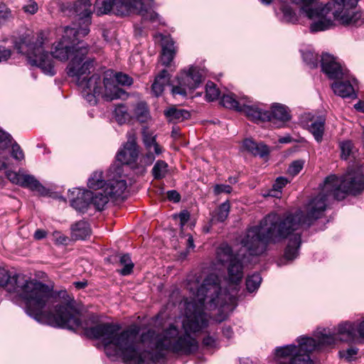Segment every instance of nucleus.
Segmentation results:
<instances>
[{
	"instance_id": "obj_17",
	"label": "nucleus",
	"mask_w": 364,
	"mask_h": 364,
	"mask_svg": "<svg viewBox=\"0 0 364 364\" xmlns=\"http://www.w3.org/2000/svg\"><path fill=\"white\" fill-rule=\"evenodd\" d=\"M138 149L134 139L128 140L116 156L117 160L122 164H129L136 161L138 157Z\"/></svg>"
},
{
	"instance_id": "obj_59",
	"label": "nucleus",
	"mask_w": 364,
	"mask_h": 364,
	"mask_svg": "<svg viewBox=\"0 0 364 364\" xmlns=\"http://www.w3.org/2000/svg\"><path fill=\"white\" fill-rule=\"evenodd\" d=\"M46 232L43 230L38 229L34 233V237L36 240H41L46 237Z\"/></svg>"
},
{
	"instance_id": "obj_57",
	"label": "nucleus",
	"mask_w": 364,
	"mask_h": 364,
	"mask_svg": "<svg viewBox=\"0 0 364 364\" xmlns=\"http://www.w3.org/2000/svg\"><path fill=\"white\" fill-rule=\"evenodd\" d=\"M181 226L184 225L190 218V213L187 210L181 212L178 215Z\"/></svg>"
},
{
	"instance_id": "obj_15",
	"label": "nucleus",
	"mask_w": 364,
	"mask_h": 364,
	"mask_svg": "<svg viewBox=\"0 0 364 364\" xmlns=\"http://www.w3.org/2000/svg\"><path fill=\"white\" fill-rule=\"evenodd\" d=\"M321 68L331 79L341 78L343 75V69L341 64L331 55L323 53L321 60Z\"/></svg>"
},
{
	"instance_id": "obj_38",
	"label": "nucleus",
	"mask_w": 364,
	"mask_h": 364,
	"mask_svg": "<svg viewBox=\"0 0 364 364\" xmlns=\"http://www.w3.org/2000/svg\"><path fill=\"white\" fill-rule=\"evenodd\" d=\"M119 264L123 266V268L118 271L120 274L126 276L132 273L134 263L128 254L123 255L120 257Z\"/></svg>"
},
{
	"instance_id": "obj_35",
	"label": "nucleus",
	"mask_w": 364,
	"mask_h": 364,
	"mask_svg": "<svg viewBox=\"0 0 364 364\" xmlns=\"http://www.w3.org/2000/svg\"><path fill=\"white\" fill-rule=\"evenodd\" d=\"M230 203L227 200L223 203L215 211V213L212 218V222H224L230 213Z\"/></svg>"
},
{
	"instance_id": "obj_37",
	"label": "nucleus",
	"mask_w": 364,
	"mask_h": 364,
	"mask_svg": "<svg viewBox=\"0 0 364 364\" xmlns=\"http://www.w3.org/2000/svg\"><path fill=\"white\" fill-rule=\"evenodd\" d=\"M168 172V164L164 161H157L152 168V174L155 179L164 178Z\"/></svg>"
},
{
	"instance_id": "obj_53",
	"label": "nucleus",
	"mask_w": 364,
	"mask_h": 364,
	"mask_svg": "<svg viewBox=\"0 0 364 364\" xmlns=\"http://www.w3.org/2000/svg\"><path fill=\"white\" fill-rule=\"evenodd\" d=\"M11 55V50L6 48L5 46H0V63L7 60Z\"/></svg>"
},
{
	"instance_id": "obj_30",
	"label": "nucleus",
	"mask_w": 364,
	"mask_h": 364,
	"mask_svg": "<svg viewBox=\"0 0 364 364\" xmlns=\"http://www.w3.org/2000/svg\"><path fill=\"white\" fill-rule=\"evenodd\" d=\"M324 125L325 119L323 117H318L309 125V132L313 134L317 142H321L323 139Z\"/></svg>"
},
{
	"instance_id": "obj_12",
	"label": "nucleus",
	"mask_w": 364,
	"mask_h": 364,
	"mask_svg": "<svg viewBox=\"0 0 364 364\" xmlns=\"http://www.w3.org/2000/svg\"><path fill=\"white\" fill-rule=\"evenodd\" d=\"M358 325L353 322L345 321L339 323L336 329V331L331 333L327 328H318L316 331H324L327 334L333 336L336 339V343L333 346L323 347L321 350L327 348H332L336 346L338 341L345 343H351L356 338V332Z\"/></svg>"
},
{
	"instance_id": "obj_56",
	"label": "nucleus",
	"mask_w": 364,
	"mask_h": 364,
	"mask_svg": "<svg viewBox=\"0 0 364 364\" xmlns=\"http://www.w3.org/2000/svg\"><path fill=\"white\" fill-rule=\"evenodd\" d=\"M203 344L208 348H213L216 345V341L213 337L208 336L203 338Z\"/></svg>"
},
{
	"instance_id": "obj_58",
	"label": "nucleus",
	"mask_w": 364,
	"mask_h": 364,
	"mask_svg": "<svg viewBox=\"0 0 364 364\" xmlns=\"http://www.w3.org/2000/svg\"><path fill=\"white\" fill-rule=\"evenodd\" d=\"M223 334L228 338H232L233 335L232 329L230 326H225L223 328Z\"/></svg>"
},
{
	"instance_id": "obj_20",
	"label": "nucleus",
	"mask_w": 364,
	"mask_h": 364,
	"mask_svg": "<svg viewBox=\"0 0 364 364\" xmlns=\"http://www.w3.org/2000/svg\"><path fill=\"white\" fill-rule=\"evenodd\" d=\"M289 119L290 116L287 107L283 105L275 103L271 107L269 119H267V121L273 123H284Z\"/></svg>"
},
{
	"instance_id": "obj_52",
	"label": "nucleus",
	"mask_w": 364,
	"mask_h": 364,
	"mask_svg": "<svg viewBox=\"0 0 364 364\" xmlns=\"http://www.w3.org/2000/svg\"><path fill=\"white\" fill-rule=\"evenodd\" d=\"M232 187L227 184H216L213 187V192L215 195L218 196L221 193H230L232 192Z\"/></svg>"
},
{
	"instance_id": "obj_14",
	"label": "nucleus",
	"mask_w": 364,
	"mask_h": 364,
	"mask_svg": "<svg viewBox=\"0 0 364 364\" xmlns=\"http://www.w3.org/2000/svg\"><path fill=\"white\" fill-rule=\"evenodd\" d=\"M70 15H74L79 21V25H74L77 29L89 28L91 24V16L92 14L91 0L76 1L70 11Z\"/></svg>"
},
{
	"instance_id": "obj_51",
	"label": "nucleus",
	"mask_w": 364,
	"mask_h": 364,
	"mask_svg": "<svg viewBox=\"0 0 364 364\" xmlns=\"http://www.w3.org/2000/svg\"><path fill=\"white\" fill-rule=\"evenodd\" d=\"M269 154V148L267 146L262 143H259L256 144V147L255 148V150L252 153L255 156H259L261 157H263L264 156L268 155Z\"/></svg>"
},
{
	"instance_id": "obj_25",
	"label": "nucleus",
	"mask_w": 364,
	"mask_h": 364,
	"mask_svg": "<svg viewBox=\"0 0 364 364\" xmlns=\"http://www.w3.org/2000/svg\"><path fill=\"white\" fill-rule=\"evenodd\" d=\"M72 237L75 240H85L91 233L90 225L84 220H80L71 226Z\"/></svg>"
},
{
	"instance_id": "obj_19",
	"label": "nucleus",
	"mask_w": 364,
	"mask_h": 364,
	"mask_svg": "<svg viewBox=\"0 0 364 364\" xmlns=\"http://www.w3.org/2000/svg\"><path fill=\"white\" fill-rule=\"evenodd\" d=\"M85 198L90 199V205L93 206L97 210H102L109 201L110 198L107 192H104L103 189L96 193H93L91 191H86Z\"/></svg>"
},
{
	"instance_id": "obj_21",
	"label": "nucleus",
	"mask_w": 364,
	"mask_h": 364,
	"mask_svg": "<svg viewBox=\"0 0 364 364\" xmlns=\"http://www.w3.org/2000/svg\"><path fill=\"white\" fill-rule=\"evenodd\" d=\"M247 97H248L245 95L237 97L235 94L229 93L223 95L220 103L223 105V106L227 108L232 109L237 112H240L245 101L247 100Z\"/></svg>"
},
{
	"instance_id": "obj_42",
	"label": "nucleus",
	"mask_w": 364,
	"mask_h": 364,
	"mask_svg": "<svg viewBox=\"0 0 364 364\" xmlns=\"http://www.w3.org/2000/svg\"><path fill=\"white\" fill-rule=\"evenodd\" d=\"M14 18L11 10L5 4H0V26L5 25Z\"/></svg>"
},
{
	"instance_id": "obj_32",
	"label": "nucleus",
	"mask_w": 364,
	"mask_h": 364,
	"mask_svg": "<svg viewBox=\"0 0 364 364\" xmlns=\"http://www.w3.org/2000/svg\"><path fill=\"white\" fill-rule=\"evenodd\" d=\"M86 191L80 192L77 190V197L70 200L71 206L80 212H84L90 205V199L85 198Z\"/></svg>"
},
{
	"instance_id": "obj_44",
	"label": "nucleus",
	"mask_w": 364,
	"mask_h": 364,
	"mask_svg": "<svg viewBox=\"0 0 364 364\" xmlns=\"http://www.w3.org/2000/svg\"><path fill=\"white\" fill-rule=\"evenodd\" d=\"M303 59L311 68H315L318 65V55L312 51L307 50L302 53Z\"/></svg>"
},
{
	"instance_id": "obj_45",
	"label": "nucleus",
	"mask_w": 364,
	"mask_h": 364,
	"mask_svg": "<svg viewBox=\"0 0 364 364\" xmlns=\"http://www.w3.org/2000/svg\"><path fill=\"white\" fill-rule=\"evenodd\" d=\"M340 148L341 149V156L346 159L353 152L354 148L351 141H343L340 143Z\"/></svg>"
},
{
	"instance_id": "obj_50",
	"label": "nucleus",
	"mask_w": 364,
	"mask_h": 364,
	"mask_svg": "<svg viewBox=\"0 0 364 364\" xmlns=\"http://www.w3.org/2000/svg\"><path fill=\"white\" fill-rule=\"evenodd\" d=\"M11 136L0 129V147L6 148L11 144Z\"/></svg>"
},
{
	"instance_id": "obj_31",
	"label": "nucleus",
	"mask_w": 364,
	"mask_h": 364,
	"mask_svg": "<svg viewBox=\"0 0 364 364\" xmlns=\"http://www.w3.org/2000/svg\"><path fill=\"white\" fill-rule=\"evenodd\" d=\"M107 183L103 177V173L102 171H95L88 178L87 186L89 188L96 191L102 190V188L105 189Z\"/></svg>"
},
{
	"instance_id": "obj_7",
	"label": "nucleus",
	"mask_w": 364,
	"mask_h": 364,
	"mask_svg": "<svg viewBox=\"0 0 364 364\" xmlns=\"http://www.w3.org/2000/svg\"><path fill=\"white\" fill-rule=\"evenodd\" d=\"M47 43L48 40L44 34L40 32L26 45V52L31 65L41 68L45 74L53 76L55 74V70L53 59L45 50L44 46Z\"/></svg>"
},
{
	"instance_id": "obj_63",
	"label": "nucleus",
	"mask_w": 364,
	"mask_h": 364,
	"mask_svg": "<svg viewBox=\"0 0 364 364\" xmlns=\"http://www.w3.org/2000/svg\"><path fill=\"white\" fill-rule=\"evenodd\" d=\"M354 107L360 112H364V102L360 101L354 105Z\"/></svg>"
},
{
	"instance_id": "obj_26",
	"label": "nucleus",
	"mask_w": 364,
	"mask_h": 364,
	"mask_svg": "<svg viewBox=\"0 0 364 364\" xmlns=\"http://www.w3.org/2000/svg\"><path fill=\"white\" fill-rule=\"evenodd\" d=\"M170 77L166 70H162L156 77L151 86L153 93L156 96H159L164 90V87L169 82Z\"/></svg>"
},
{
	"instance_id": "obj_24",
	"label": "nucleus",
	"mask_w": 364,
	"mask_h": 364,
	"mask_svg": "<svg viewBox=\"0 0 364 364\" xmlns=\"http://www.w3.org/2000/svg\"><path fill=\"white\" fill-rule=\"evenodd\" d=\"M279 9L282 13L281 20L286 23H296L299 21V16L293 9L289 2L286 0H280Z\"/></svg>"
},
{
	"instance_id": "obj_34",
	"label": "nucleus",
	"mask_w": 364,
	"mask_h": 364,
	"mask_svg": "<svg viewBox=\"0 0 364 364\" xmlns=\"http://www.w3.org/2000/svg\"><path fill=\"white\" fill-rule=\"evenodd\" d=\"M134 115L139 122H147L150 119V114L147 105L144 102L137 103L134 109Z\"/></svg>"
},
{
	"instance_id": "obj_16",
	"label": "nucleus",
	"mask_w": 364,
	"mask_h": 364,
	"mask_svg": "<svg viewBox=\"0 0 364 364\" xmlns=\"http://www.w3.org/2000/svg\"><path fill=\"white\" fill-rule=\"evenodd\" d=\"M14 177L10 180L16 184L24 188H28L31 191H35L41 195H46L47 190L46 188L32 175L13 173Z\"/></svg>"
},
{
	"instance_id": "obj_46",
	"label": "nucleus",
	"mask_w": 364,
	"mask_h": 364,
	"mask_svg": "<svg viewBox=\"0 0 364 364\" xmlns=\"http://www.w3.org/2000/svg\"><path fill=\"white\" fill-rule=\"evenodd\" d=\"M304 165V160L294 161L289 166L288 173L291 176H296L302 170Z\"/></svg>"
},
{
	"instance_id": "obj_62",
	"label": "nucleus",
	"mask_w": 364,
	"mask_h": 364,
	"mask_svg": "<svg viewBox=\"0 0 364 364\" xmlns=\"http://www.w3.org/2000/svg\"><path fill=\"white\" fill-rule=\"evenodd\" d=\"M73 285L78 289H83L87 287V282L86 281L75 282Z\"/></svg>"
},
{
	"instance_id": "obj_60",
	"label": "nucleus",
	"mask_w": 364,
	"mask_h": 364,
	"mask_svg": "<svg viewBox=\"0 0 364 364\" xmlns=\"http://www.w3.org/2000/svg\"><path fill=\"white\" fill-rule=\"evenodd\" d=\"M357 325V331L359 334V336L362 338H364V319Z\"/></svg>"
},
{
	"instance_id": "obj_3",
	"label": "nucleus",
	"mask_w": 364,
	"mask_h": 364,
	"mask_svg": "<svg viewBox=\"0 0 364 364\" xmlns=\"http://www.w3.org/2000/svg\"><path fill=\"white\" fill-rule=\"evenodd\" d=\"M0 286L16 293L26 304V311L39 323L75 330L81 325L80 312L71 303L55 305L57 297L48 285L28 280L23 274H9L0 267Z\"/></svg>"
},
{
	"instance_id": "obj_22",
	"label": "nucleus",
	"mask_w": 364,
	"mask_h": 364,
	"mask_svg": "<svg viewBox=\"0 0 364 364\" xmlns=\"http://www.w3.org/2000/svg\"><path fill=\"white\" fill-rule=\"evenodd\" d=\"M228 272L231 283L237 284L241 281L243 277V266L238 257L229 263Z\"/></svg>"
},
{
	"instance_id": "obj_41",
	"label": "nucleus",
	"mask_w": 364,
	"mask_h": 364,
	"mask_svg": "<svg viewBox=\"0 0 364 364\" xmlns=\"http://www.w3.org/2000/svg\"><path fill=\"white\" fill-rule=\"evenodd\" d=\"M220 91L213 82H208L205 86V97L206 100L212 102L218 98Z\"/></svg>"
},
{
	"instance_id": "obj_49",
	"label": "nucleus",
	"mask_w": 364,
	"mask_h": 364,
	"mask_svg": "<svg viewBox=\"0 0 364 364\" xmlns=\"http://www.w3.org/2000/svg\"><path fill=\"white\" fill-rule=\"evenodd\" d=\"M358 352V349L355 347H350L348 348L346 350H341L339 351V355L341 358H344L346 360L350 361L353 358V356L357 355Z\"/></svg>"
},
{
	"instance_id": "obj_29",
	"label": "nucleus",
	"mask_w": 364,
	"mask_h": 364,
	"mask_svg": "<svg viewBox=\"0 0 364 364\" xmlns=\"http://www.w3.org/2000/svg\"><path fill=\"white\" fill-rule=\"evenodd\" d=\"M239 257L232 254L231 247L228 244H222L217 250L216 258L221 264L230 263Z\"/></svg>"
},
{
	"instance_id": "obj_10",
	"label": "nucleus",
	"mask_w": 364,
	"mask_h": 364,
	"mask_svg": "<svg viewBox=\"0 0 364 364\" xmlns=\"http://www.w3.org/2000/svg\"><path fill=\"white\" fill-rule=\"evenodd\" d=\"M203 77L202 70L191 67L188 71L181 73L178 77V85H173L171 89L172 95L186 97L188 92L199 87Z\"/></svg>"
},
{
	"instance_id": "obj_61",
	"label": "nucleus",
	"mask_w": 364,
	"mask_h": 364,
	"mask_svg": "<svg viewBox=\"0 0 364 364\" xmlns=\"http://www.w3.org/2000/svg\"><path fill=\"white\" fill-rule=\"evenodd\" d=\"M7 161H8L7 157H2V159L0 158V170H4L8 168L9 164H8Z\"/></svg>"
},
{
	"instance_id": "obj_4",
	"label": "nucleus",
	"mask_w": 364,
	"mask_h": 364,
	"mask_svg": "<svg viewBox=\"0 0 364 364\" xmlns=\"http://www.w3.org/2000/svg\"><path fill=\"white\" fill-rule=\"evenodd\" d=\"M89 50L90 46L87 43H82L74 51V57L71 58L66 70L68 76L73 77L82 90L84 98L89 103L95 105L97 102L96 94L101 92L99 85L102 84V80L97 74H94L87 78L90 70L94 68L95 63L93 58L85 60Z\"/></svg>"
},
{
	"instance_id": "obj_47",
	"label": "nucleus",
	"mask_w": 364,
	"mask_h": 364,
	"mask_svg": "<svg viewBox=\"0 0 364 364\" xmlns=\"http://www.w3.org/2000/svg\"><path fill=\"white\" fill-rule=\"evenodd\" d=\"M11 154L16 161H22L25 157L23 150L17 143L12 144Z\"/></svg>"
},
{
	"instance_id": "obj_39",
	"label": "nucleus",
	"mask_w": 364,
	"mask_h": 364,
	"mask_svg": "<svg viewBox=\"0 0 364 364\" xmlns=\"http://www.w3.org/2000/svg\"><path fill=\"white\" fill-rule=\"evenodd\" d=\"M262 282V277L259 274L255 273L248 276L246 279V287L249 292L256 291L260 286Z\"/></svg>"
},
{
	"instance_id": "obj_55",
	"label": "nucleus",
	"mask_w": 364,
	"mask_h": 364,
	"mask_svg": "<svg viewBox=\"0 0 364 364\" xmlns=\"http://www.w3.org/2000/svg\"><path fill=\"white\" fill-rule=\"evenodd\" d=\"M167 197L169 200L173 201L175 203L178 202L181 199L180 194L174 190L168 191L167 192Z\"/></svg>"
},
{
	"instance_id": "obj_64",
	"label": "nucleus",
	"mask_w": 364,
	"mask_h": 364,
	"mask_svg": "<svg viewBox=\"0 0 364 364\" xmlns=\"http://www.w3.org/2000/svg\"><path fill=\"white\" fill-rule=\"evenodd\" d=\"M152 146H154V151H155L156 154L159 155L161 153V148L156 143V141H155V143L152 144Z\"/></svg>"
},
{
	"instance_id": "obj_27",
	"label": "nucleus",
	"mask_w": 364,
	"mask_h": 364,
	"mask_svg": "<svg viewBox=\"0 0 364 364\" xmlns=\"http://www.w3.org/2000/svg\"><path fill=\"white\" fill-rule=\"evenodd\" d=\"M164 115L172 123L181 122L190 117V113L187 110L175 107L164 110Z\"/></svg>"
},
{
	"instance_id": "obj_11",
	"label": "nucleus",
	"mask_w": 364,
	"mask_h": 364,
	"mask_svg": "<svg viewBox=\"0 0 364 364\" xmlns=\"http://www.w3.org/2000/svg\"><path fill=\"white\" fill-rule=\"evenodd\" d=\"M359 0H334L340 8L333 12L335 20L343 25L355 24L360 18V14L352 10L356 7Z\"/></svg>"
},
{
	"instance_id": "obj_40",
	"label": "nucleus",
	"mask_w": 364,
	"mask_h": 364,
	"mask_svg": "<svg viewBox=\"0 0 364 364\" xmlns=\"http://www.w3.org/2000/svg\"><path fill=\"white\" fill-rule=\"evenodd\" d=\"M289 181L284 177H278L272 185V188L269 195L272 197L279 198L281 191L287 183Z\"/></svg>"
},
{
	"instance_id": "obj_54",
	"label": "nucleus",
	"mask_w": 364,
	"mask_h": 364,
	"mask_svg": "<svg viewBox=\"0 0 364 364\" xmlns=\"http://www.w3.org/2000/svg\"><path fill=\"white\" fill-rule=\"evenodd\" d=\"M256 144L257 143L255 141L250 139H247L243 141L244 148L252 154L256 147Z\"/></svg>"
},
{
	"instance_id": "obj_6",
	"label": "nucleus",
	"mask_w": 364,
	"mask_h": 364,
	"mask_svg": "<svg viewBox=\"0 0 364 364\" xmlns=\"http://www.w3.org/2000/svg\"><path fill=\"white\" fill-rule=\"evenodd\" d=\"M90 32L87 28L77 29L71 26L63 28L62 38L53 44L52 56L62 62L67 61L74 57V51L85 43L80 38L86 36Z\"/></svg>"
},
{
	"instance_id": "obj_23",
	"label": "nucleus",
	"mask_w": 364,
	"mask_h": 364,
	"mask_svg": "<svg viewBox=\"0 0 364 364\" xmlns=\"http://www.w3.org/2000/svg\"><path fill=\"white\" fill-rule=\"evenodd\" d=\"M331 87L334 93L341 97L355 96L354 87L349 80L335 82Z\"/></svg>"
},
{
	"instance_id": "obj_8",
	"label": "nucleus",
	"mask_w": 364,
	"mask_h": 364,
	"mask_svg": "<svg viewBox=\"0 0 364 364\" xmlns=\"http://www.w3.org/2000/svg\"><path fill=\"white\" fill-rule=\"evenodd\" d=\"M132 82V78L127 74L107 70L104 74L102 84L99 85L101 92L96 94V97H101L107 101L121 98L124 95V92L119 87V85L129 86Z\"/></svg>"
},
{
	"instance_id": "obj_48",
	"label": "nucleus",
	"mask_w": 364,
	"mask_h": 364,
	"mask_svg": "<svg viewBox=\"0 0 364 364\" xmlns=\"http://www.w3.org/2000/svg\"><path fill=\"white\" fill-rule=\"evenodd\" d=\"M23 11L28 14H35L38 10V4L34 0H28L22 7Z\"/></svg>"
},
{
	"instance_id": "obj_36",
	"label": "nucleus",
	"mask_w": 364,
	"mask_h": 364,
	"mask_svg": "<svg viewBox=\"0 0 364 364\" xmlns=\"http://www.w3.org/2000/svg\"><path fill=\"white\" fill-rule=\"evenodd\" d=\"M114 114L116 121L120 124L128 122L132 119L131 115L128 112L127 107L123 104L116 106Z\"/></svg>"
},
{
	"instance_id": "obj_33",
	"label": "nucleus",
	"mask_w": 364,
	"mask_h": 364,
	"mask_svg": "<svg viewBox=\"0 0 364 364\" xmlns=\"http://www.w3.org/2000/svg\"><path fill=\"white\" fill-rule=\"evenodd\" d=\"M116 0H96L95 11L97 16L109 14L112 10L114 11V2Z\"/></svg>"
},
{
	"instance_id": "obj_43",
	"label": "nucleus",
	"mask_w": 364,
	"mask_h": 364,
	"mask_svg": "<svg viewBox=\"0 0 364 364\" xmlns=\"http://www.w3.org/2000/svg\"><path fill=\"white\" fill-rule=\"evenodd\" d=\"M143 141L147 149H151L152 144L156 141V135L154 134L147 127L142 129Z\"/></svg>"
},
{
	"instance_id": "obj_13",
	"label": "nucleus",
	"mask_w": 364,
	"mask_h": 364,
	"mask_svg": "<svg viewBox=\"0 0 364 364\" xmlns=\"http://www.w3.org/2000/svg\"><path fill=\"white\" fill-rule=\"evenodd\" d=\"M121 166H112L108 171L107 183L104 192H107L112 198L117 199L122 196L126 188L127 182L121 178Z\"/></svg>"
},
{
	"instance_id": "obj_5",
	"label": "nucleus",
	"mask_w": 364,
	"mask_h": 364,
	"mask_svg": "<svg viewBox=\"0 0 364 364\" xmlns=\"http://www.w3.org/2000/svg\"><path fill=\"white\" fill-rule=\"evenodd\" d=\"M291 1L299 7L301 14L305 15L313 21L309 26L311 33L323 31L333 26V20L330 16L331 4L320 6L318 5V0H291Z\"/></svg>"
},
{
	"instance_id": "obj_9",
	"label": "nucleus",
	"mask_w": 364,
	"mask_h": 364,
	"mask_svg": "<svg viewBox=\"0 0 364 364\" xmlns=\"http://www.w3.org/2000/svg\"><path fill=\"white\" fill-rule=\"evenodd\" d=\"M153 0H116L114 13L118 16H126L132 13L141 14L144 20L155 21L159 15L154 11H148L147 9L152 5Z\"/></svg>"
},
{
	"instance_id": "obj_28",
	"label": "nucleus",
	"mask_w": 364,
	"mask_h": 364,
	"mask_svg": "<svg viewBox=\"0 0 364 364\" xmlns=\"http://www.w3.org/2000/svg\"><path fill=\"white\" fill-rule=\"evenodd\" d=\"M175 53L176 50L173 40H165L162 46L161 63L165 66H168L174 58Z\"/></svg>"
},
{
	"instance_id": "obj_18",
	"label": "nucleus",
	"mask_w": 364,
	"mask_h": 364,
	"mask_svg": "<svg viewBox=\"0 0 364 364\" xmlns=\"http://www.w3.org/2000/svg\"><path fill=\"white\" fill-rule=\"evenodd\" d=\"M240 112H243L251 120L254 122H264L269 119V111H263L257 105L252 103V101L247 97Z\"/></svg>"
},
{
	"instance_id": "obj_1",
	"label": "nucleus",
	"mask_w": 364,
	"mask_h": 364,
	"mask_svg": "<svg viewBox=\"0 0 364 364\" xmlns=\"http://www.w3.org/2000/svg\"><path fill=\"white\" fill-rule=\"evenodd\" d=\"M193 294L195 299L186 303L183 335H180L175 326L171 325L159 334L149 330L139 340L137 326L119 332V326L110 323L87 328L85 333L88 337L102 342L108 357L119 356L126 364H149L163 358L168 351L185 355L193 353L198 348V343L189 333L199 331L208 326L205 302L210 310L219 309L229 312L234 309L237 301L235 295L222 291L220 278L215 274H208Z\"/></svg>"
},
{
	"instance_id": "obj_2",
	"label": "nucleus",
	"mask_w": 364,
	"mask_h": 364,
	"mask_svg": "<svg viewBox=\"0 0 364 364\" xmlns=\"http://www.w3.org/2000/svg\"><path fill=\"white\" fill-rule=\"evenodd\" d=\"M363 189L364 176L358 170L349 169L340 178L330 175L326 178L321 192L306 205V215L301 210L284 215L271 213L264 217L259 225L247 230L240 244L251 255H260L266 251L269 244L288 238L284 257L292 260L297 257L301 243L300 230L303 226L309 227L323 215L328 198L332 196L341 200L347 195H356Z\"/></svg>"
}]
</instances>
